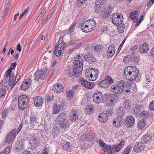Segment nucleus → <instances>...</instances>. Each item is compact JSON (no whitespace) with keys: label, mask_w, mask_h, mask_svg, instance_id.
<instances>
[{"label":"nucleus","mask_w":154,"mask_h":154,"mask_svg":"<svg viewBox=\"0 0 154 154\" xmlns=\"http://www.w3.org/2000/svg\"><path fill=\"white\" fill-rule=\"evenodd\" d=\"M20 77V74L18 73L15 78L14 74L12 73L9 75L8 77H5V78L1 82V84L5 86L7 89L10 88L11 89L17 84Z\"/></svg>","instance_id":"f257e3e1"},{"label":"nucleus","mask_w":154,"mask_h":154,"mask_svg":"<svg viewBox=\"0 0 154 154\" xmlns=\"http://www.w3.org/2000/svg\"><path fill=\"white\" fill-rule=\"evenodd\" d=\"M139 73L138 69L134 66L126 67L124 70L123 75L130 81L135 80Z\"/></svg>","instance_id":"f03ea898"},{"label":"nucleus","mask_w":154,"mask_h":154,"mask_svg":"<svg viewBox=\"0 0 154 154\" xmlns=\"http://www.w3.org/2000/svg\"><path fill=\"white\" fill-rule=\"evenodd\" d=\"M73 70L69 71L70 74H68L70 77L74 76L78 77L82 73L83 67V63L78 60H75L73 64Z\"/></svg>","instance_id":"7ed1b4c3"},{"label":"nucleus","mask_w":154,"mask_h":154,"mask_svg":"<svg viewBox=\"0 0 154 154\" xmlns=\"http://www.w3.org/2000/svg\"><path fill=\"white\" fill-rule=\"evenodd\" d=\"M29 101V98L26 96H20L18 100L19 108L21 110L25 109L27 107Z\"/></svg>","instance_id":"20e7f679"},{"label":"nucleus","mask_w":154,"mask_h":154,"mask_svg":"<svg viewBox=\"0 0 154 154\" xmlns=\"http://www.w3.org/2000/svg\"><path fill=\"white\" fill-rule=\"evenodd\" d=\"M121 14L119 13L112 14L110 18V20L115 25L117 26L121 23L123 21V18Z\"/></svg>","instance_id":"39448f33"},{"label":"nucleus","mask_w":154,"mask_h":154,"mask_svg":"<svg viewBox=\"0 0 154 154\" xmlns=\"http://www.w3.org/2000/svg\"><path fill=\"white\" fill-rule=\"evenodd\" d=\"M47 70L46 68L41 69L39 71L38 70L35 74V80L38 81V79L42 80L44 79L45 76L46 75Z\"/></svg>","instance_id":"423d86ee"},{"label":"nucleus","mask_w":154,"mask_h":154,"mask_svg":"<svg viewBox=\"0 0 154 154\" xmlns=\"http://www.w3.org/2000/svg\"><path fill=\"white\" fill-rule=\"evenodd\" d=\"M106 0H97L94 7L95 11L98 12L100 11L102 8L106 5Z\"/></svg>","instance_id":"0eeeda50"},{"label":"nucleus","mask_w":154,"mask_h":154,"mask_svg":"<svg viewBox=\"0 0 154 154\" xmlns=\"http://www.w3.org/2000/svg\"><path fill=\"white\" fill-rule=\"evenodd\" d=\"M94 102L99 104L103 100V95L100 91H97L95 92L93 96Z\"/></svg>","instance_id":"6e6552de"},{"label":"nucleus","mask_w":154,"mask_h":154,"mask_svg":"<svg viewBox=\"0 0 154 154\" xmlns=\"http://www.w3.org/2000/svg\"><path fill=\"white\" fill-rule=\"evenodd\" d=\"M79 113L78 109L73 107L69 113L70 120L74 122L78 120L79 118Z\"/></svg>","instance_id":"1a4fd4ad"},{"label":"nucleus","mask_w":154,"mask_h":154,"mask_svg":"<svg viewBox=\"0 0 154 154\" xmlns=\"http://www.w3.org/2000/svg\"><path fill=\"white\" fill-rule=\"evenodd\" d=\"M16 128L11 131L7 135L6 138V142L10 143L12 142L15 137L17 134Z\"/></svg>","instance_id":"9d476101"},{"label":"nucleus","mask_w":154,"mask_h":154,"mask_svg":"<svg viewBox=\"0 0 154 154\" xmlns=\"http://www.w3.org/2000/svg\"><path fill=\"white\" fill-rule=\"evenodd\" d=\"M113 82L112 79L110 76H108L105 79L99 83V85L102 87L106 88L108 87L110 84Z\"/></svg>","instance_id":"9b49d317"},{"label":"nucleus","mask_w":154,"mask_h":154,"mask_svg":"<svg viewBox=\"0 0 154 154\" xmlns=\"http://www.w3.org/2000/svg\"><path fill=\"white\" fill-rule=\"evenodd\" d=\"M145 147L143 143L141 142H137L134 146V151L136 152H140L143 150Z\"/></svg>","instance_id":"f8f14e48"},{"label":"nucleus","mask_w":154,"mask_h":154,"mask_svg":"<svg viewBox=\"0 0 154 154\" xmlns=\"http://www.w3.org/2000/svg\"><path fill=\"white\" fill-rule=\"evenodd\" d=\"M135 119L132 116H129L126 118L125 125L127 127H131L134 126L135 123Z\"/></svg>","instance_id":"ddd939ff"},{"label":"nucleus","mask_w":154,"mask_h":154,"mask_svg":"<svg viewBox=\"0 0 154 154\" xmlns=\"http://www.w3.org/2000/svg\"><path fill=\"white\" fill-rule=\"evenodd\" d=\"M84 57L87 62L89 63H91L94 62L95 60V58L94 56L89 52L86 53Z\"/></svg>","instance_id":"4468645a"},{"label":"nucleus","mask_w":154,"mask_h":154,"mask_svg":"<svg viewBox=\"0 0 154 154\" xmlns=\"http://www.w3.org/2000/svg\"><path fill=\"white\" fill-rule=\"evenodd\" d=\"M143 109V107L142 105L139 104L136 105L134 108L133 113L137 116H139Z\"/></svg>","instance_id":"2eb2a0df"},{"label":"nucleus","mask_w":154,"mask_h":154,"mask_svg":"<svg viewBox=\"0 0 154 154\" xmlns=\"http://www.w3.org/2000/svg\"><path fill=\"white\" fill-rule=\"evenodd\" d=\"M149 49V45L146 43L142 44L139 47V50L142 53H147Z\"/></svg>","instance_id":"dca6fc26"},{"label":"nucleus","mask_w":154,"mask_h":154,"mask_svg":"<svg viewBox=\"0 0 154 154\" xmlns=\"http://www.w3.org/2000/svg\"><path fill=\"white\" fill-rule=\"evenodd\" d=\"M43 99L40 97H36L34 99V105L37 107L41 106L43 103Z\"/></svg>","instance_id":"f3484780"},{"label":"nucleus","mask_w":154,"mask_h":154,"mask_svg":"<svg viewBox=\"0 0 154 154\" xmlns=\"http://www.w3.org/2000/svg\"><path fill=\"white\" fill-rule=\"evenodd\" d=\"M23 144L22 142L18 141L16 142L14 149L17 152L20 151L23 149Z\"/></svg>","instance_id":"a211bd4d"},{"label":"nucleus","mask_w":154,"mask_h":154,"mask_svg":"<svg viewBox=\"0 0 154 154\" xmlns=\"http://www.w3.org/2000/svg\"><path fill=\"white\" fill-rule=\"evenodd\" d=\"M122 117L117 116L113 122V126L116 128H118L120 126L121 123L122 122Z\"/></svg>","instance_id":"6ab92c4d"},{"label":"nucleus","mask_w":154,"mask_h":154,"mask_svg":"<svg viewBox=\"0 0 154 154\" xmlns=\"http://www.w3.org/2000/svg\"><path fill=\"white\" fill-rule=\"evenodd\" d=\"M63 86L61 84L57 83L53 86L52 89L54 91L59 93L63 90Z\"/></svg>","instance_id":"aec40b11"},{"label":"nucleus","mask_w":154,"mask_h":154,"mask_svg":"<svg viewBox=\"0 0 154 154\" xmlns=\"http://www.w3.org/2000/svg\"><path fill=\"white\" fill-rule=\"evenodd\" d=\"M152 137L149 135L145 134L143 135L141 138V142L144 143H149L151 141Z\"/></svg>","instance_id":"412c9836"},{"label":"nucleus","mask_w":154,"mask_h":154,"mask_svg":"<svg viewBox=\"0 0 154 154\" xmlns=\"http://www.w3.org/2000/svg\"><path fill=\"white\" fill-rule=\"evenodd\" d=\"M58 125L59 127L62 129H65L69 127L68 121L66 120L59 122Z\"/></svg>","instance_id":"4be33fe9"},{"label":"nucleus","mask_w":154,"mask_h":154,"mask_svg":"<svg viewBox=\"0 0 154 154\" xmlns=\"http://www.w3.org/2000/svg\"><path fill=\"white\" fill-rule=\"evenodd\" d=\"M125 85H124L123 88H122V89L123 90V92L122 93H123L127 95L128 94V93H130V92L131 85L129 83L126 84L125 82Z\"/></svg>","instance_id":"5701e85b"},{"label":"nucleus","mask_w":154,"mask_h":154,"mask_svg":"<svg viewBox=\"0 0 154 154\" xmlns=\"http://www.w3.org/2000/svg\"><path fill=\"white\" fill-rule=\"evenodd\" d=\"M91 68H89L85 71V75L89 80L91 81H94L92 78V74L91 73Z\"/></svg>","instance_id":"b1692460"},{"label":"nucleus","mask_w":154,"mask_h":154,"mask_svg":"<svg viewBox=\"0 0 154 154\" xmlns=\"http://www.w3.org/2000/svg\"><path fill=\"white\" fill-rule=\"evenodd\" d=\"M98 119L99 121L101 122H105L107 120V116L104 113H101L99 114Z\"/></svg>","instance_id":"393cba45"},{"label":"nucleus","mask_w":154,"mask_h":154,"mask_svg":"<svg viewBox=\"0 0 154 154\" xmlns=\"http://www.w3.org/2000/svg\"><path fill=\"white\" fill-rule=\"evenodd\" d=\"M94 134L92 131H90L86 134L85 139L86 140L91 141L94 138Z\"/></svg>","instance_id":"a878e982"},{"label":"nucleus","mask_w":154,"mask_h":154,"mask_svg":"<svg viewBox=\"0 0 154 154\" xmlns=\"http://www.w3.org/2000/svg\"><path fill=\"white\" fill-rule=\"evenodd\" d=\"M57 119L58 120L59 122L67 120L66 119V115L64 112L60 113L57 117Z\"/></svg>","instance_id":"bb28decb"},{"label":"nucleus","mask_w":154,"mask_h":154,"mask_svg":"<svg viewBox=\"0 0 154 154\" xmlns=\"http://www.w3.org/2000/svg\"><path fill=\"white\" fill-rule=\"evenodd\" d=\"M16 63H13L10 66V68L9 69L7 72L5 73L4 76L5 77H8L9 75L12 74L11 73L12 70L14 69L16 66Z\"/></svg>","instance_id":"cd10ccee"},{"label":"nucleus","mask_w":154,"mask_h":154,"mask_svg":"<svg viewBox=\"0 0 154 154\" xmlns=\"http://www.w3.org/2000/svg\"><path fill=\"white\" fill-rule=\"evenodd\" d=\"M0 84L2 87L0 89V98H3L5 95L6 92L5 88H7L3 85L1 84V82Z\"/></svg>","instance_id":"c85d7f7f"},{"label":"nucleus","mask_w":154,"mask_h":154,"mask_svg":"<svg viewBox=\"0 0 154 154\" xmlns=\"http://www.w3.org/2000/svg\"><path fill=\"white\" fill-rule=\"evenodd\" d=\"M146 122L144 119H143L139 122L138 125L139 129L140 130H142L146 125Z\"/></svg>","instance_id":"c756f323"},{"label":"nucleus","mask_w":154,"mask_h":154,"mask_svg":"<svg viewBox=\"0 0 154 154\" xmlns=\"http://www.w3.org/2000/svg\"><path fill=\"white\" fill-rule=\"evenodd\" d=\"M117 86V88L119 89V90H121V93L123 92V88L124 85H125V82L123 80H121L119 81L116 85Z\"/></svg>","instance_id":"7c9ffc66"},{"label":"nucleus","mask_w":154,"mask_h":154,"mask_svg":"<svg viewBox=\"0 0 154 154\" xmlns=\"http://www.w3.org/2000/svg\"><path fill=\"white\" fill-rule=\"evenodd\" d=\"M111 91L114 94H121V90H119L117 88V86L116 85L112 86L110 89Z\"/></svg>","instance_id":"2f4dec72"},{"label":"nucleus","mask_w":154,"mask_h":154,"mask_svg":"<svg viewBox=\"0 0 154 154\" xmlns=\"http://www.w3.org/2000/svg\"><path fill=\"white\" fill-rule=\"evenodd\" d=\"M117 116L122 117L125 115V112L124 109L122 107L119 108L117 110Z\"/></svg>","instance_id":"473e14b6"},{"label":"nucleus","mask_w":154,"mask_h":154,"mask_svg":"<svg viewBox=\"0 0 154 154\" xmlns=\"http://www.w3.org/2000/svg\"><path fill=\"white\" fill-rule=\"evenodd\" d=\"M87 22L89 25V28L92 29V28H94L95 27L96 23L94 20L93 19H90L88 20Z\"/></svg>","instance_id":"72a5a7b5"},{"label":"nucleus","mask_w":154,"mask_h":154,"mask_svg":"<svg viewBox=\"0 0 154 154\" xmlns=\"http://www.w3.org/2000/svg\"><path fill=\"white\" fill-rule=\"evenodd\" d=\"M91 73L92 74V78L94 81L96 80L98 76V72L96 69H94L93 68H91Z\"/></svg>","instance_id":"f704fd0d"},{"label":"nucleus","mask_w":154,"mask_h":154,"mask_svg":"<svg viewBox=\"0 0 154 154\" xmlns=\"http://www.w3.org/2000/svg\"><path fill=\"white\" fill-rule=\"evenodd\" d=\"M124 142L123 140L121 141L116 146L115 149V152H119L121 149L123 145H124Z\"/></svg>","instance_id":"c9c22d12"},{"label":"nucleus","mask_w":154,"mask_h":154,"mask_svg":"<svg viewBox=\"0 0 154 154\" xmlns=\"http://www.w3.org/2000/svg\"><path fill=\"white\" fill-rule=\"evenodd\" d=\"M117 26H118V27L117 28L118 32L120 33L123 32L125 29L124 24L122 23H121Z\"/></svg>","instance_id":"e433bc0d"},{"label":"nucleus","mask_w":154,"mask_h":154,"mask_svg":"<svg viewBox=\"0 0 154 154\" xmlns=\"http://www.w3.org/2000/svg\"><path fill=\"white\" fill-rule=\"evenodd\" d=\"M52 133L54 136H58L60 134V129L59 128H54L52 129Z\"/></svg>","instance_id":"4c0bfd02"},{"label":"nucleus","mask_w":154,"mask_h":154,"mask_svg":"<svg viewBox=\"0 0 154 154\" xmlns=\"http://www.w3.org/2000/svg\"><path fill=\"white\" fill-rule=\"evenodd\" d=\"M37 119L36 115L32 114L30 117V123L32 125L33 124L34 122H36Z\"/></svg>","instance_id":"58836bf2"},{"label":"nucleus","mask_w":154,"mask_h":154,"mask_svg":"<svg viewBox=\"0 0 154 154\" xmlns=\"http://www.w3.org/2000/svg\"><path fill=\"white\" fill-rule=\"evenodd\" d=\"M87 0H77L76 2V6L78 8H80L84 4Z\"/></svg>","instance_id":"ea45409f"},{"label":"nucleus","mask_w":154,"mask_h":154,"mask_svg":"<svg viewBox=\"0 0 154 154\" xmlns=\"http://www.w3.org/2000/svg\"><path fill=\"white\" fill-rule=\"evenodd\" d=\"M60 108L57 105H55L53 107V113L57 114L58 113L60 110Z\"/></svg>","instance_id":"a19ab883"},{"label":"nucleus","mask_w":154,"mask_h":154,"mask_svg":"<svg viewBox=\"0 0 154 154\" xmlns=\"http://www.w3.org/2000/svg\"><path fill=\"white\" fill-rule=\"evenodd\" d=\"M138 12L137 11H134L133 13L130 15V17L133 20H134L136 19Z\"/></svg>","instance_id":"79ce46f5"},{"label":"nucleus","mask_w":154,"mask_h":154,"mask_svg":"<svg viewBox=\"0 0 154 154\" xmlns=\"http://www.w3.org/2000/svg\"><path fill=\"white\" fill-rule=\"evenodd\" d=\"M67 96L68 97V99L70 100L72 97L74 95V91L71 90L68 91L67 93Z\"/></svg>","instance_id":"37998d69"},{"label":"nucleus","mask_w":154,"mask_h":154,"mask_svg":"<svg viewBox=\"0 0 154 154\" xmlns=\"http://www.w3.org/2000/svg\"><path fill=\"white\" fill-rule=\"evenodd\" d=\"M38 140L35 138H33L30 141V143L32 144V146L35 147L36 146H38Z\"/></svg>","instance_id":"c03bdc74"},{"label":"nucleus","mask_w":154,"mask_h":154,"mask_svg":"<svg viewBox=\"0 0 154 154\" xmlns=\"http://www.w3.org/2000/svg\"><path fill=\"white\" fill-rule=\"evenodd\" d=\"M71 146V144L69 143H66L63 146V149L66 151H68L70 150V147Z\"/></svg>","instance_id":"a18cd8bd"},{"label":"nucleus","mask_w":154,"mask_h":154,"mask_svg":"<svg viewBox=\"0 0 154 154\" xmlns=\"http://www.w3.org/2000/svg\"><path fill=\"white\" fill-rule=\"evenodd\" d=\"M80 82L82 85L85 87H86V85L88 84V81L83 78H81L80 79Z\"/></svg>","instance_id":"49530a36"},{"label":"nucleus","mask_w":154,"mask_h":154,"mask_svg":"<svg viewBox=\"0 0 154 154\" xmlns=\"http://www.w3.org/2000/svg\"><path fill=\"white\" fill-rule=\"evenodd\" d=\"M63 41V38L62 37H60L58 42L56 44L54 48V49L55 50H57L58 49V46L62 43Z\"/></svg>","instance_id":"de8ad7c7"},{"label":"nucleus","mask_w":154,"mask_h":154,"mask_svg":"<svg viewBox=\"0 0 154 154\" xmlns=\"http://www.w3.org/2000/svg\"><path fill=\"white\" fill-rule=\"evenodd\" d=\"M102 48V45L97 44L95 45L94 50L96 51H101Z\"/></svg>","instance_id":"09e8293b"},{"label":"nucleus","mask_w":154,"mask_h":154,"mask_svg":"<svg viewBox=\"0 0 154 154\" xmlns=\"http://www.w3.org/2000/svg\"><path fill=\"white\" fill-rule=\"evenodd\" d=\"M140 116L144 118H146L149 116V114L147 112L143 110L141 114H140Z\"/></svg>","instance_id":"8fccbe9b"},{"label":"nucleus","mask_w":154,"mask_h":154,"mask_svg":"<svg viewBox=\"0 0 154 154\" xmlns=\"http://www.w3.org/2000/svg\"><path fill=\"white\" fill-rule=\"evenodd\" d=\"M24 83V84H25V85H27L28 86V87L29 88L30 87V85H31V82H32V81L31 80V79H26L25 80L24 82H23Z\"/></svg>","instance_id":"3c124183"},{"label":"nucleus","mask_w":154,"mask_h":154,"mask_svg":"<svg viewBox=\"0 0 154 154\" xmlns=\"http://www.w3.org/2000/svg\"><path fill=\"white\" fill-rule=\"evenodd\" d=\"M115 53V51H112L110 50H108L107 51V56L109 58L110 57L112 56Z\"/></svg>","instance_id":"603ef678"},{"label":"nucleus","mask_w":154,"mask_h":154,"mask_svg":"<svg viewBox=\"0 0 154 154\" xmlns=\"http://www.w3.org/2000/svg\"><path fill=\"white\" fill-rule=\"evenodd\" d=\"M103 147V150L105 152H107L110 149V148H111V146L109 145L105 144Z\"/></svg>","instance_id":"864d4df0"},{"label":"nucleus","mask_w":154,"mask_h":154,"mask_svg":"<svg viewBox=\"0 0 154 154\" xmlns=\"http://www.w3.org/2000/svg\"><path fill=\"white\" fill-rule=\"evenodd\" d=\"M81 26V27H82L83 28H84L85 29L89 28V25L88 22H87V20L85 21V22L83 24L82 23Z\"/></svg>","instance_id":"5fc2aeb1"},{"label":"nucleus","mask_w":154,"mask_h":154,"mask_svg":"<svg viewBox=\"0 0 154 154\" xmlns=\"http://www.w3.org/2000/svg\"><path fill=\"white\" fill-rule=\"evenodd\" d=\"M88 84L86 85V88H88L91 89L94 88V84L92 82H88Z\"/></svg>","instance_id":"6e6d98bb"},{"label":"nucleus","mask_w":154,"mask_h":154,"mask_svg":"<svg viewBox=\"0 0 154 154\" xmlns=\"http://www.w3.org/2000/svg\"><path fill=\"white\" fill-rule=\"evenodd\" d=\"M63 51H62L60 50H56L54 51V53L57 57H59L63 53Z\"/></svg>","instance_id":"4d7b16f0"},{"label":"nucleus","mask_w":154,"mask_h":154,"mask_svg":"<svg viewBox=\"0 0 154 154\" xmlns=\"http://www.w3.org/2000/svg\"><path fill=\"white\" fill-rule=\"evenodd\" d=\"M113 112V110L111 107L108 109L106 111V115H108L109 116L111 115Z\"/></svg>","instance_id":"13d9d810"},{"label":"nucleus","mask_w":154,"mask_h":154,"mask_svg":"<svg viewBox=\"0 0 154 154\" xmlns=\"http://www.w3.org/2000/svg\"><path fill=\"white\" fill-rule=\"evenodd\" d=\"M112 8L111 7H108L104 9V12L105 13H107L109 14H111L112 11Z\"/></svg>","instance_id":"bf43d9fd"},{"label":"nucleus","mask_w":154,"mask_h":154,"mask_svg":"<svg viewBox=\"0 0 154 154\" xmlns=\"http://www.w3.org/2000/svg\"><path fill=\"white\" fill-rule=\"evenodd\" d=\"M116 95L115 94H110L109 97H107V98L109 99L110 100H116L115 98L116 97Z\"/></svg>","instance_id":"052dcab7"},{"label":"nucleus","mask_w":154,"mask_h":154,"mask_svg":"<svg viewBox=\"0 0 154 154\" xmlns=\"http://www.w3.org/2000/svg\"><path fill=\"white\" fill-rule=\"evenodd\" d=\"M149 108L151 110H154V100L152 101L150 103Z\"/></svg>","instance_id":"680f3d73"},{"label":"nucleus","mask_w":154,"mask_h":154,"mask_svg":"<svg viewBox=\"0 0 154 154\" xmlns=\"http://www.w3.org/2000/svg\"><path fill=\"white\" fill-rule=\"evenodd\" d=\"M87 111L89 112L92 113L94 111V107H91L90 106H88L87 108Z\"/></svg>","instance_id":"e2e57ef3"},{"label":"nucleus","mask_w":154,"mask_h":154,"mask_svg":"<svg viewBox=\"0 0 154 154\" xmlns=\"http://www.w3.org/2000/svg\"><path fill=\"white\" fill-rule=\"evenodd\" d=\"M98 141L99 146L101 147H103L106 144L105 143H104L103 141L102 140H99Z\"/></svg>","instance_id":"0e129e2a"},{"label":"nucleus","mask_w":154,"mask_h":154,"mask_svg":"<svg viewBox=\"0 0 154 154\" xmlns=\"http://www.w3.org/2000/svg\"><path fill=\"white\" fill-rule=\"evenodd\" d=\"M124 105L125 106V107L127 109L130 108V105L129 104V102L128 100L126 101L124 103Z\"/></svg>","instance_id":"69168bd1"},{"label":"nucleus","mask_w":154,"mask_h":154,"mask_svg":"<svg viewBox=\"0 0 154 154\" xmlns=\"http://www.w3.org/2000/svg\"><path fill=\"white\" fill-rule=\"evenodd\" d=\"M81 29L82 31L85 32H90L91 31L92 29L91 28H87L86 29L84 28L81 27Z\"/></svg>","instance_id":"338daca9"},{"label":"nucleus","mask_w":154,"mask_h":154,"mask_svg":"<svg viewBox=\"0 0 154 154\" xmlns=\"http://www.w3.org/2000/svg\"><path fill=\"white\" fill-rule=\"evenodd\" d=\"M29 88L28 86L25 84L23 82L21 85V89L23 90H26L27 89Z\"/></svg>","instance_id":"774afa93"}]
</instances>
